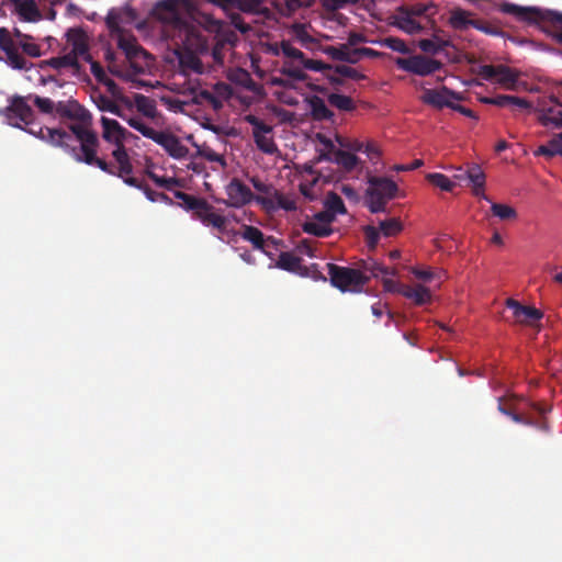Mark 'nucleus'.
<instances>
[{
	"mask_svg": "<svg viewBox=\"0 0 562 562\" xmlns=\"http://www.w3.org/2000/svg\"><path fill=\"white\" fill-rule=\"evenodd\" d=\"M177 37L179 70L183 76H190L204 72L200 55L210 53L215 64L223 65L224 50L233 45L235 34L221 21L203 15L198 27H184Z\"/></svg>",
	"mask_w": 562,
	"mask_h": 562,
	"instance_id": "f257e3e1",
	"label": "nucleus"
},
{
	"mask_svg": "<svg viewBox=\"0 0 562 562\" xmlns=\"http://www.w3.org/2000/svg\"><path fill=\"white\" fill-rule=\"evenodd\" d=\"M134 18L133 9L111 10L105 21L112 42L125 57L122 64H117L114 53L106 50L105 59L109 61V70L124 80H133L136 76L146 75L154 64L153 56L138 44L136 37L121 26L124 21Z\"/></svg>",
	"mask_w": 562,
	"mask_h": 562,
	"instance_id": "f03ea898",
	"label": "nucleus"
},
{
	"mask_svg": "<svg viewBox=\"0 0 562 562\" xmlns=\"http://www.w3.org/2000/svg\"><path fill=\"white\" fill-rule=\"evenodd\" d=\"M90 123L71 124L69 130L80 143L79 147L70 146V154L78 162H83L89 166H97L104 172H114L110 165L102 158L97 156L99 139L92 130L89 128Z\"/></svg>",
	"mask_w": 562,
	"mask_h": 562,
	"instance_id": "7ed1b4c3",
	"label": "nucleus"
},
{
	"mask_svg": "<svg viewBox=\"0 0 562 562\" xmlns=\"http://www.w3.org/2000/svg\"><path fill=\"white\" fill-rule=\"evenodd\" d=\"M499 9L519 21L540 24L543 29L552 27L553 36L562 44V13L536 7H520L509 2L502 3Z\"/></svg>",
	"mask_w": 562,
	"mask_h": 562,
	"instance_id": "20e7f679",
	"label": "nucleus"
},
{
	"mask_svg": "<svg viewBox=\"0 0 562 562\" xmlns=\"http://www.w3.org/2000/svg\"><path fill=\"white\" fill-rule=\"evenodd\" d=\"M188 8V0H161L154 5L150 15L170 26L175 32L173 36L177 37L180 36L182 29L199 26V24H191L184 20L183 14Z\"/></svg>",
	"mask_w": 562,
	"mask_h": 562,
	"instance_id": "39448f33",
	"label": "nucleus"
},
{
	"mask_svg": "<svg viewBox=\"0 0 562 562\" xmlns=\"http://www.w3.org/2000/svg\"><path fill=\"white\" fill-rule=\"evenodd\" d=\"M368 184L364 205L373 214L385 212L387 202L397 194V184L386 177L376 176L369 177Z\"/></svg>",
	"mask_w": 562,
	"mask_h": 562,
	"instance_id": "423d86ee",
	"label": "nucleus"
},
{
	"mask_svg": "<svg viewBox=\"0 0 562 562\" xmlns=\"http://www.w3.org/2000/svg\"><path fill=\"white\" fill-rule=\"evenodd\" d=\"M327 272L331 285L339 289L341 292L359 293L370 281V277L364 276L362 271L335 263H327Z\"/></svg>",
	"mask_w": 562,
	"mask_h": 562,
	"instance_id": "0eeeda50",
	"label": "nucleus"
},
{
	"mask_svg": "<svg viewBox=\"0 0 562 562\" xmlns=\"http://www.w3.org/2000/svg\"><path fill=\"white\" fill-rule=\"evenodd\" d=\"M32 94L22 97L14 94L9 99V105L3 110V115L14 127H21V123L30 125L34 119V111L29 104Z\"/></svg>",
	"mask_w": 562,
	"mask_h": 562,
	"instance_id": "6e6552de",
	"label": "nucleus"
},
{
	"mask_svg": "<svg viewBox=\"0 0 562 562\" xmlns=\"http://www.w3.org/2000/svg\"><path fill=\"white\" fill-rule=\"evenodd\" d=\"M396 66L416 76L426 77L443 68L440 60L425 55H413L407 58H397Z\"/></svg>",
	"mask_w": 562,
	"mask_h": 562,
	"instance_id": "1a4fd4ad",
	"label": "nucleus"
},
{
	"mask_svg": "<svg viewBox=\"0 0 562 562\" xmlns=\"http://www.w3.org/2000/svg\"><path fill=\"white\" fill-rule=\"evenodd\" d=\"M477 75L484 80H496L497 83L506 89L514 90L518 80V72L505 65H482L479 67Z\"/></svg>",
	"mask_w": 562,
	"mask_h": 562,
	"instance_id": "9d476101",
	"label": "nucleus"
},
{
	"mask_svg": "<svg viewBox=\"0 0 562 562\" xmlns=\"http://www.w3.org/2000/svg\"><path fill=\"white\" fill-rule=\"evenodd\" d=\"M0 49L5 54V63L13 69L27 70L32 64L19 53V46L5 27H0Z\"/></svg>",
	"mask_w": 562,
	"mask_h": 562,
	"instance_id": "9b49d317",
	"label": "nucleus"
},
{
	"mask_svg": "<svg viewBox=\"0 0 562 562\" xmlns=\"http://www.w3.org/2000/svg\"><path fill=\"white\" fill-rule=\"evenodd\" d=\"M225 193L227 199L223 200V203L235 209H240L255 199L251 190L238 178L231 179L225 186Z\"/></svg>",
	"mask_w": 562,
	"mask_h": 562,
	"instance_id": "f8f14e48",
	"label": "nucleus"
},
{
	"mask_svg": "<svg viewBox=\"0 0 562 562\" xmlns=\"http://www.w3.org/2000/svg\"><path fill=\"white\" fill-rule=\"evenodd\" d=\"M472 13L461 8L453 9L450 12L449 24L452 29L458 31H465L469 27H474L486 34H496V31L487 26L485 23L479 20L471 19Z\"/></svg>",
	"mask_w": 562,
	"mask_h": 562,
	"instance_id": "ddd939ff",
	"label": "nucleus"
},
{
	"mask_svg": "<svg viewBox=\"0 0 562 562\" xmlns=\"http://www.w3.org/2000/svg\"><path fill=\"white\" fill-rule=\"evenodd\" d=\"M193 218L201 221L206 226L217 228L220 232H224L226 228V217L214 212V206L210 204L205 199H201L199 205L192 212Z\"/></svg>",
	"mask_w": 562,
	"mask_h": 562,
	"instance_id": "4468645a",
	"label": "nucleus"
},
{
	"mask_svg": "<svg viewBox=\"0 0 562 562\" xmlns=\"http://www.w3.org/2000/svg\"><path fill=\"white\" fill-rule=\"evenodd\" d=\"M459 93L450 90L446 86L440 89H425L422 101L437 109L452 108V100H460Z\"/></svg>",
	"mask_w": 562,
	"mask_h": 562,
	"instance_id": "2eb2a0df",
	"label": "nucleus"
},
{
	"mask_svg": "<svg viewBox=\"0 0 562 562\" xmlns=\"http://www.w3.org/2000/svg\"><path fill=\"white\" fill-rule=\"evenodd\" d=\"M55 113L60 119H68L80 123H90V112L76 100L59 101L56 103Z\"/></svg>",
	"mask_w": 562,
	"mask_h": 562,
	"instance_id": "dca6fc26",
	"label": "nucleus"
},
{
	"mask_svg": "<svg viewBox=\"0 0 562 562\" xmlns=\"http://www.w3.org/2000/svg\"><path fill=\"white\" fill-rule=\"evenodd\" d=\"M154 142L160 145L172 158L181 159L189 154L188 147L172 133L158 131Z\"/></svg>",
	"mask_w": 562,
	"mask_h": 562,
	"instance_id": "f3484780",
	"label": "nucleus"
},
{
	"mask_svg": "<svg viewBox=\"0 0 562 562\" xmlns=\"http://www.w3.org/2000/svg\"><path fill=\"white\" fill-rule=\"evenodd\" d=\"M506 306L513 311L516 322L524 325H532L542 318L543 314L540 310L522 305L520 302L514 299L506 300Z\"/></svg>",
	"mask_w": 562,
	"mask_h": 562,
	"instance_id": "a211bd4d",
	"label": "nucleus"
},
{
	"mask_svg": "<svg viewBox=\"0 0 562 562\" xmlns=\"http://www.w3.org/2000/svg\"><path fill=\"white\" fill-rule=\"evenodd\" d=\"M101 124L103 127L102 136L111 144L116 146L124 145L127 135L131 133L124 128L117 121L105 116L101 117Z\"/></svg>",
	"mask_w": 562,
	"mask_h": 562,
	"instance_id": "6ab92c4d",
	"label": "nucleus"
},
{
	"mask_svg": "<svg viewBox=\"0 0 562 562\" xmlns=\"http://www.w3.org/2000/svg\"><path fill=\"white\" fill-rule=\"evenodd\" d=\"M450 37L443 30H435L431 38H423L418 42V47L426 54L436 55L446 47H452Z\"/></svg>",
	"mask_w": 562,
	"mask_h": 562,
	"instance_id": "aec40b11",
	"label": "nucleus"
},
{
	"mask_svg": "<svg viewBox=\"0 0 562 562\" xmlns=\"http://www.w3.org/2000/svg\"><path fill=\"white\" fill-rule=\"evenodd\" d=\"M40 139L45 140L55 147H61L70 153V145L68 140L71 139V135L60 128H50L45 126H38Z\"/></svg>",
	"mask_w": 562,
	"mask_h": 562,
	"instance_id": "412c9836",
	"label": "nucleus"
},
{
	"mask_svg": "<svg viewBox=\"0 0 562 562\" xmlns=\"http://www.w3.org/2000/svg\"><path fill=\"white\" fill-rule=\"evenodd\" d=\"M396 291L404 297L412 300L418 306L425 305L431 301L430 290L422 284L414 286L401 285Z\"/></svg>",
	"mask_w": 562,
	"mask_h": 562,
	"instance_id": "4be33fe9",
	"label": "nucleus"
},
{
	"mask_svg": "<svg viewBox=\"0 0 562 562\" xmlns=\"http://www.w3.org/2000/svg\"><path fill=\"white\" fill-rule=\"evenodd\" d=\"M112 156L117 162L119 167L115 168L113 165L109 164L114 171L108 172L109 175L123 178V176L131 175L133 172V165L124 145L116 146L112 151Z\"/></svg>",
	"mask_w": 562,
	"mask_h": 562,
	"instance_id": "5701e85b",
	"label": "nucleus"
},
{
	"mask_svg": "<svg viewBox=\"0 0 562 562\" xmlns=\"http://www.w3.org/2000/svg\"><path fill=\"white\" fill-rule=\"evenodd\" d=\"M467 177L472 184V191L475 196L491 202L490 198L484 193L485 173L477 165L471 166L467 170Z\"/></svg>",
	"mask_w": 562,
	"mask_h": 562,
	"instance_id": "b1692460",
	"label": "nucleus"
},
{
	"mask_svg": "<svg viewBox=\"0 0 562 562\" xmlns=\"http://www.w3.org/2000/svg\"><path fill=\"white\" fill-rule=\"evenodd\" d=\"M482 102L485 104H493L499 108L515 105L520 109H531V103L529 101L516 95L499 94L493 98L485 97L482 99Z\"/></svg>",
	"mask_w": 562,
	"mask_h": 562,
	"instance_id": "393cba45",
	"label": "nucleus"
},
{
	"mask_svg": "<svg viewBox=\"0 0 562 562\" xmlns=\"http://www.w3.org/2000/svg\"><path fill=\"white\" fill-rule=\"evenodd\" d=\"M307 102L314 121L333 120L334 113L327 108L322 98L313 95L307 99Z\"/></svg>",
	"mask_w": 562,
	"mask_h": 562,
	"instance_id": "a878e982",
	"label": "nucleus"
},
{
	"mask_svg": "<svg viewBox=\"0 0 562 562\" xmlns=\"http://www.w3.org/2000/svg\"><path fill=\"white\" fill-rule=\"evenodd\" d=\"M324 53L335 60L347 61L355 64L358 61L355 49H350L348 45L327 46L324 48Z\"/></svg>",
	"mask_w": 562,
	"mask_h": 562,
	"instance_id": "bb28decb",
	"label": "nucleus"
},
{
	"mask_svg": "<svg viewBox=\"0 0 562 562\" xmlns=\"http://www.w3.org/2000/svg\"><path fill=\"white\" fill-rule=\"evenodd\" d=\"M356 269L362 271L364 276H369L370 279L378 278L381 274H394V272L391 271L389 268L384 267L383 265L376 262L373 259L361 260Z\"/></svg>",
	"mask_w": 562,
	"mask_h": 562,
	"instance_id": "cd10ccee",
	"label": "nucleus"
},
{
	"mask_svg": "<svg viewBox=\"0 0 562 562\" xmlns=\"http://www.w3.org/2000/svg\"><path fill=\"white\" fill-rule=\"evenodd\" d=\"M15 10L20 18L27 22H35L41 18L35 0H21Z\"/></svg>",
	"mask_w": 562,
	"mask_h": 562,
	"instance_id": "c85d7f7f",
	"label": "nucleus"
},
{
	"mask_svg": "<svg viewBox=\"0 0 562 562\" xmlns=\"http://www.w3.org/2000/svg\"><path fill=\"white\" fill-rule=\"evenodd\" d=\"M241 228H243V231L240 233L241 237L245 240L251 243L254 248L266 252V250H265L266 239H265L263 233L259 228L251 226V225H244Z\"/></svg>",
	"mask_w": 562,
	"mask_h": 562,
	"instance_id": "c756f323",
	"label": "nucleus"
},
{
	"mask_svg": "<svg viewBox=\"0 0 562 562\" xmlns=\"http://www.w3.org/2000/svg\"><path fill=\"white\" fill-rule=\"evenodd\" d=\"M491 213L493 216L504 222L516 221L518 217L517 211L513 206L504 203L491 202Z\"/></svg>",
	"mask_w": 562,
	"mask_h": 562,
	"instance_id": "7c9ffc66",
	"label": "nucleus"
},
{
	"mask_svg": "<svg viewBox=\"0 0 562 562\" xmlns=\"http://www.w3.org/2000/svg\"><path fill=\"white\" fill-rule=\"evenodd\" d=\"M301 261L300 257H296L289 251H282L279 255L276 266L277 268L289 272H296L301 268Z\"/></svg>",
	"mask_w": 562,
	"mask_h": 562,
	"instance_id": "2f4dec72",
	"label": "nucleus"
},
{
	"mask_svg": "<svg viewBox=\"0 0 562 562\" xmlns=\"http://www.w3.org/2000/svg\"><path fill=\"white\" fill-rule=\"evenodd\" d=\"M334 161L341 166L345 170L351 171L359 164V158L350 151L337 149L334 153Z\"/></svg>",
	"mask_w": 562,
	"mask_h": 562,
	"instance_id": "473e14b6",
	"label": "nucleus"
},
{
	"mask_svg": "<svg viewBox=\"0 0 562 562\" xmlns=\"http://www.w3.org/2000/svg\"><path fill=\"white\" fill-rule=\"evenodd\" d=\"M536 156H546L552 158L557 155L562 156V144L558 134L552 137L546 145H541L535 151Z\"/></svg>",
	"mask_w": 562,
	"mask_h": 562,
	"instance_id": "72a5a7b5",
	"label": "nucleus"
},
{
	"mask_svg": "<svg viewBox=\"0 0 562 562\" xmlns=\"http://www.w3.org/2000/svg\"><path fill=\"white\" fill-rule=\"evenodd\" d=\"M212 3L226 8L228 4L236 2L237 7L244 12L258 11L262 0H210Z\"/></svg>",
	"mask_w": 562,
	"mask_h": 562,
	"instance_id": "f704fd0d",
	"label": "nucleus"
},
{
	"mask_svg": "<svg viewBox=\"0 0 562 562\" xmlns=\"http://www.w3.org/2000/svg\"><path fill=\"white\" fill-rule=\"evenodd\" d=\"M135 105L147 117L154 119L157 114L155 101L146 95L137 94L135 97Z\"/></svg>",
	"mask_w": 562,
	"mask_h": 562,
	"instance_id": "c9c22d12",
	"label": "nucleus"
},
{
	"mask_svg": "<svg viewBox=\"0 0 562 562\" xmlns=\"http://www.w3.org/2000/svg\"><path fill=\"white\" fill-rule=\"evenodd\" d=\"M327 100L331 106H335L336 109L340 111L350 112L356 109V104L353 100L345 94L339 93H330L327 97Z\"/></svg>",
	"mask_w": 562,
	"mask_h": 562,
	"instance_id": "e433bc0d",
	"label": "nucleus"
},
{
	"mask_svg": "<svg viewBox=\"0 0 562 562\" xmlns=\"http://www.w3.org/2000/svg\"><path fill=\"white\" fill-rule=\"evenodd\" d=\"M324 206L335 217L337 214H346L347 210L344 204L342 199L335 192H329L324 202Z\"/></svg>",
	"mask_w": 562,
	"mask_h": 562,
	"instance_id": "4c0bfd02",
	"label": "nucleus"
},
{
	"mask_svg": "<svg viewBox=\"0 0 562 562\" xmlns=\"http://www.w3.org/2000/svg\"><path fill=\"white\" fill-rule=\"evenodd\" d=\"M302 229L304 233L316 236V237H327L333 234L334 229L331 226L321 224L318 222L307 221L302 225Z\"/></svg>",
	"mask_w": 562,
	"mask_h": 562,
	"instance_id": "58836bf2",
	"label": "nucleus"
},
{
	"mask_svg": "<svg viewBox=\"0 0 562 562\" xmlns=\"http://www.w3.org/2000/svg\"><path fill=\"white\" fill-rule=\"evenodd\" d=\"M426 179L428 180L429 183L441 189L442 191L450 192L456 187V183L453 181H451L443 173H439V172L428 173Z\"/></svg>",
	"mask_w": 562,
	"mask_h": 562,
	"instance_id": "ea45409f",
	"label": "nucleus"
},
{
	"mask_svg": "<svg viewBox=\"0 0 562 562\" xmlns=\"http://www.w3.org/2000/svg\"><path fill=\"white\" fill-rule=\"evenodd\" d=\"M194 146L196 147V154L194 156H192L193 159L195 157H202L209 161L220 162L222 166L226 165L224 157L222 155L217 154L215 150H213L210 146H207L205 144H203V145L194 144Z\"/></svg>",
	"mask_w": 562,
	"mask_h": 562,
	"instance_id": "a19ab883",
	"label": "nucleus"
},
{
	"mask_svg": "<svg viewBox=\"0 0 562 562\" xmlns=\"http://www.w3.org/2000/svg\"><path fill=\"white\" fill-rule=\"evenodd\" d=\"M380 232L385 237L396 236L402 232L403 225L398 218L392 217L385 221H381L379 225Z\"/></svg>",
	"mask_w": 562,
	"mask_h": 562,
	"instance_id": "79ce46f5",
	"label": "nucleus"
},
{
	"mask_svg": "<svg viewBox=\"0 0 562 562\" xmlns=\"http://www.w3.org/2000/svg\"><path fill=\"white\" fill-rule=\"evenodd\" d=\"M254 140L257 147L265 154L272 155L278 151V147L270 134H256Z\"/></svg>",
	"mask_w": 562,
	"mask_h": 562,
	"instance_id": "37998d69",
	"label": "nucleus"
},
{
	"mask_svg": "<svg viewBox=\"0 0 562 562\" xmlns=\"http://www.w3.org/2000/svg\"><path fill=\"white\" fill-rule=\"evenodd\" d=\"M128 125L139 132L144 137H147L151 140L155 139L158 131L145 124V122L140 117H131L127 120Z\"/></svg>",
	"mask_w": 562,
	"mask_h": 562,
	"instance_id": "c03bdc74",
	"label": "nucleus"
},
{
	"mask_svg": "<svg viewBox=\"0 0 562 562\" xmlns=\"http://www.w3.org/2000/svg\"><path fill=\"white\" fill-rule=\"evenodd\" d=\"M128 125L139 132L144 137H147L151 140L155 139L158 131L145 124V122L140 117H131L127 120Z\"/></svg>",
	"mask_w": 562,
	"mask_h": 562,
	"instance_id": "a18cd8bd",
	"label": "nucleus"
},
{
	"mask_svg": "<svg viewBox=\"0 0 562 562\" xmlns=\"http://www.w3.org/2000/svg\"><path fill=\"white\" fill-rule=\"evenodd\" d=\"M128 125L139 132L144 137H147L151 140L155 139L158 131L145 124V122L140 117H131L127 120Z\"/></svg>",
	"mask_w": 562,
	"mask_h": 562,
	"instance_id": "49530a36",
	"label": "nucleus"
},
{
	"mask_svg": "<svg viewBox=\"0 0 562 562\" xmlns=\"http://www.w3.org/2000/svg\"><path fill=\"white\" fill-rule=\"evenodd\" d=\"M95 104L100 111H106L124 119L121 113L120 106L104 94H99L95 99Z\"/></svg>",
	"mask_w": 562,
	"mask_h": 562,
	"instance_id": "de8ad7c7",
	"label": "nucleus"
},
{
	"mask_svg": "<svg viewBox=\"0 0 562 562\" xmlns=\"http://www.w3.org/2000/svg\"><path fill=\"white\" fill-rule=\"evenodd\" d=\"M173 194H175V198L180 201L179 205L181 207H183L186 211H191V212H193V210H195L198 207L199 202L202 199V198H198V196L188 194L183 191H175Z\"/></svg>",
	"mask_w": 562,
	"mask_h": 562,
	"instance_id": "09e8293b",
	"label": "nucleus"
},
{
	"mask_svg": "<svg viewBox=\"0 0 562 562\" xmlns=\"http://www.w3.org/2000/svg\"><path fill=\"white\" fill-rule=\"evenodd\" d=\"M279 191L274 188L273 184L269 183L267 186V189H263L261 194L265 196H255L254 200H256L258 203L263 205L267 209H273L274 207V199Z\"/></svg>",
	"mask_w": 562,
	"mask_h": 562,
	"instance_id": "8fccbe9b",
	"label": "nucleus"
},
{
	"mask_svg": "<svg viewBox=\"0 0 562 562\" xmlns=\"http://www.w3.org/2000/svg\"><path fill=\"white\" fill-rule=\"evenodd\" d=\"M281 52L282 54L290 58L293 63H299L300 65L305 58L303 52L294 47L289 41L281 42Z\"/></svg>",
	"mask_w": 562,
	"mask_h": 562,
	"instance_id": "3c124183",
	"label": "nucleus"
},
{
	"mask_svg": "<svg viewBox=\"0 0 562 562\" xmlns=\"http://www.w3.org/2000/svg\"><path fill=\"white\" fill-rule=\"evenodd\" d=\"M538 120L543 126L553 125L557 128H562V111L554 113L553 109H549L548 113L541 114Z\"/></svg>",
	"mask_w": 562,
	"mask_h": 562,
	"instance_id": "603ef678",
	"label": "nucleus"
},
{
	"mask_svg": "<svg viewBox=\"0 0 562 562\" xmlns=\"http://www.w3.org/2000/svg\"><path fill=\"white\" fill-rule=\"evenodd\" d=\"M246 122L252 126V136L255 137L256 134H271L272 127L268 124H266L259 117L249 114L245 117Z\"/></svg>",
	"mask_w": 562,
	"mask_h": 562,
	"instance_id": "864d4df0",
	"label": "nucleus"
},
{
	"mask_svg": "<svg viewBox=\"0 0 562 562\" xmlns=\"http://www.w3.org/2000/svg\"><path fill=\"white\" fill-rule=\"evenodd\" d=\"M301 66L302 65H300L299 63L297 65H295V63L293 61L285 63L282 67V74L295 80L303 81L306 79V75L303 71V67Z\"/></svg>",
	"mask_w": 562,
	"mask_h": 562,
	"instance_id": "5fc2aeb1",
	"label": "nucleus"
},
{
	"mask_svg": "<svg viewBox=\"0 0 562 562\" xmlns=\"http://www.w3.org/2000/svg\"><path fill=\"white\" fill-rule=\"evenodd\" d=\"M382 45L394 50V52L401 53V54L409 53V48L406 45V43L398 37H393V36L385 37L382 41Z\"/></svg>",
	"mask_w": 562,
	"mask_h": 562,
	"instance_id": "6e6d98bb",
	"label": "nucleus"
},
{
	"mask_svg": "<svg viewBox=\"0 0 562 562\" xmlns=\"http://www.w3.org/2000/svg\"><path fill=\"white\" fill-rule=\"evenodd\" d=\"M30 101H33L35 106H37V109L44 114H52L55 112L56 103H54L49 98L32 94V99Z\"/></svg>",
	"mask_w": 562,
	"mask_h": 562,
	"instance_id": "4d7b16f0",
	"label": "nucleus"
},
{
	"mask_svg": "<svg viewBox=\"0 0 562 562\" xmlns=\"http://www.w3.org/2000/svg\"><path fill=\"white\" fill-rule=\"evenodd\" d=\"M147 176L155 182L156 186L167 190H171L173 187L179 184V180L173 177H160L151 171H147Z\"/></svg>",
	"mask_w": 562,
	"mask_h": 562,
	"instance_id": "13d9d810",
	"label": "nucleus"
},
{
	"mask_svg": "<svg viewBox=\"0 0 562 562\" xmlns=\"http://www.w3.org/2000/svg\"><path fill=\"white\" fill-rule=\"evenodd\" d=\"M321 178L314 177L312 179H304L300 183V192L310 201L316 199V193L314 192V187L319 181Z\"/></svg>",
	"mask_w": 562,
	"mask_h": 562,
	"instance_id": "bf43d9fd",
	"label": "nucleus"
},
{
	"mask_svg": "<svg viewBox=\"0 0 562 562\" xmlns=\"http://www.w3.org/2000/svg\"><path fill=\"white\" fill-rule=\"evenodd\" d=\"M301 65L304 69H308V70H313V71H321L324 75L326 74V71L333 70L331 65L325 64L322 60H317V59L304 58V60L302 61Z\"/></svg>",
	"mask_w": 562,
	"mask_h": 562,
	"instance_id": "052dcab7",
	"label": "nucleus"
},
{
	"mask_svg": "<svg viewBox=\"0 0 562 562\" xmlns=\"http://www.w3.org/2000/svg\"><path fill=\"white\" fill-rule=\"evenodd\" d=\"M367 245L370 249H375L380 239V229L372 225L363 227Z\"/></svg>",
	"mask_w": 562,
	"mask_h": 562,
	"instance_id": "680f3d73",
	"label": "nucleus"
},
{
	"mask_svg": "<svg viewBox=\"0 0 562 562\" xmlns=\"http://www.w3.org/2000/svg\"><path fill=\"white\" fill-rule=\"evenodd\" d=\"M336 72H338L344 78H349L357 81L366 79L363 74L347 65H337Z\"/></svg>",
	"mask_w": 562,
	"mask_h": 562,
	"instance_id": "e2e57ef3",
	"label": "nucleus"
},
{
	"mask_svg": "<svg viewBox=\"0 0 562 562\" xmlns=\"http://www.w3.org/2000/svg\"><path fill=\"white\" fill-rule=\"evenodd\" d=\"M30 41L31 40L20 41L19 42V47H21L23 53L26 54L30 57H34V58L41 57L42 56V50H41L40 45H37L35 43H31Z\"/></svg>",
	"mask_w": 562,
	"mask_h": 562,
	"instance_id": "0e129e2a",
	"label": "nucleus"
},
{
	"mask_svg": "<svg viewBox=\"0 0 562 562\" xmlns=\"http://www.w3.org/2000/svg\"><path fill=\"white\" fill-rule=\"evenodd\" d=\"M278 206L280 209H283L285 211H295L296 210V203L294 200L286 198L284 194L279 192L274 199V206Z\"/></svg>",
	"mask_w": 562,
	"mask_h": 562,
	"instance_id": "69168bd1",
	"label": "nucleus"
},
{
	"mask_svg": "<svg viewBox=\"0 0 562 562\" xmlns=\"http://www.w3.org/2000/svg\"><path fill=\"white\" fill-rule=\"evenodd\" d=\"M143 192L146 195V198L151 202L161 201L168 204L172 203L171 199L167 194L162 192H156L151 190L148 186L144 188Z\"/></svg>",
	"mask_w": 562,
	"mask_h": 562,
	"instance_id": "338daca9",
	"label": "nucleus"
},
{
	"mask_svg": "<svg viewBox=\"0 0 562 562\" xmlns=\"http://www.w3.org/2000/svg\"><path fill=\"white\" fill-rule=\"evenodd\" d=\"M400 27L408 34H416L422 31L420 24L412 18L404 19Z\"/></svg>",
	"mask_w": 562,
	"mask_h": 562,
	"instance_id": "774afa93",
	"label": "nucleus"
}]
</instances>
